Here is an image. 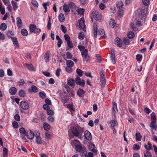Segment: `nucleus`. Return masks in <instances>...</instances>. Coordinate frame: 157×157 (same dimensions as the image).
I'll return each instance as SVG.
<instances>
[{"label":"nucleus","instance_id":"nucleus-16","mask_svg":"<svg viewBox=\"0 0 157 157\" xmlns=\"http://www.w3.org/2000/svg\"><path fill=\"white\" fill-rule=\"evenodd\" d=\"M79 28L81 29H83L84 30V29L85 28V21L83 20L82 19V18H81L79 21Z\"/></svg>","mask_w":157,"mask_h":157},{"label":"nucleus","instance_id":"nucleus-44","mask_svg":"<svg viewBox=\"0 0 157 157\" xmlns=\"http://www.w3.org/2000/svg\"><path fill=\"white\" fill-rule=\"evenodd\" d=\"M0 11L2 14H4L5 13V8L2 7V5L1 3H0Z\"/></svg>","mask_w":157,"mask_h":157},{"label":"nucleus","instance_id":"nucleus-46","mask_svg":"<svg viewBox=\"0 0 157 157\" xmlns=\"http://www.w3.org/2000/svg\"><path fill=\"white\" fill-rule=\"evenodd\" d=\"M8 150L5 147H4L3 148V157H6V156L8 154Z\"/></svg>","mask_w":157,"mask_h":157},{"label":"nucleus","instance_id":"nucleus-24","mask_svg":"<svg viewBox=\"0 0 157 157\" xmlns=\"http://www.w3.org/2000/svg\"><path fill=\"white\" fill-rule=\"evenodd\" d=\"M111 128H114V126L117 125L118 124L117 122L115 120H113L111 121Z\"/></svg>","mask_w":157,"mask_h":157},{"label":"nucleus","instance_id":"nucleus-28","mask_svg":"<svg viewBox=\"0 0 157 157\" xmlns=\"http://www.w3.org/2000/svg\"><path fill=\"white\" fill-rule=\"evenodd\" d=\"M44 129L46 131H48L50 129V126L47 123H44Z\"/></svg>","mask_w":157,"mask_h":157},{"label":"nucleus","instance_id":"nucleus-55","mask_svg":"<svg viewBox=\"0 0 157 157\" xmlns=\"http://www.w3.org/2000/svg\"><path fill=\"white\" fill-rule=\"evenodd\" d=\"M45 136L47 139H51V134L50 133L47 132L45 133Z\"/></svg>","mask_w":157,"mask_h":157},{"label":"nucleus","instance_id":"nucleus-9","mask_svg":"<svg viewBox=\"0 0 157 157\" xmlns=\"http://www.w3.org/2000/svg\"><path fill=\"white\" fill-rule=\"evenodd\" d=\"M115 44L119 47H121L122 45V41L120 38L117 37L115 40Z\"/></svg>","mask_w":157,"mask_h":157},{"label":"nucleus","instance_id":"nucleus-26","mask_svg":"<svg viewBox=\"0 0 157 157\" xmlns=\"http://www.w3.org/2000/svg\"><path fill=\"white\" fill-rule=\"evenodd\" d=\"M66 64L67 67H72L74 65L73 62L71 60H68L66 62Z\"/></svg>","mask_w":157,"mask_h":157},{"label":"nucleus","instance_id":"nucleus-41","mask_svg":"<svg viewBox=\"0 0 157 157\" xmlns=\"http://www.w3.org/2000/svg\"><path fill=\"white\" fill-rule=\"evenodd\" d=\"M21 33L23 36H26L28 35V32L27 30L25 29H22L21 30Z\"/></svg>","mask_w":157,"mask_h":157},{"label":"nucleus","instance_id":"nucleus-57","mask_svg":"<svg viewBox=\"0 0 157 157\" xmlns=\"http://www.w3.org/2000/svg\"><path fill=\"white\" fill-rule=\"evenodd\" d=\"M7 35L9 37L11 38V37H13L12 36H13V34L12 31H9L7 32Z\"/></svg>","mask_w":157,"mask_h":157},{"label":"nucleus","instance_id":"nucleus-45","mask_svg":"<svg viewBox=\"0 0 157 157\" xmlns=\"http://www.w3.org/2000/svg\"><path fill=\"white\" fill-rule=\"evenodd\" d=\"M76 10L77 11L78 14L82 15L84 12L85 10L84 9H77Z\"/></svg>","mask_w":157,"mask_h":157},{"label":"nucleus","instance_id":"nucleus-39","mask_svg":"<svg viewBox=\"0 0 157 157\" xmlns=\"http://www.w3.org/2000/svg\"><path fill=\"white\" fill-rule=\"evenodd\" d=\"M48 21L47 24V28L48 30H50L51 29V17L50 16L48 17Z\"/></svg>","mask_w":157,"mask_h":157},{"label":"nucleus","instance_id":"nucleus-52","mask_svg":"<svg viewBox=\"0 0 157 157\" xmlns=\"http://www.w3.org/2000/svg\"><path fill=\"white\" fill-rule=\"evenodd\" d=\"M142 2L143 4L146 6H148L149 4V0H142Z\"/></svg>","mask_w":157,"mask_h":157},{"label":"nucleus","instance_id":"nucleus-58","mask_svg":"<svg viewBox=\"0 0 157 157\" xmlns=\"http://www.w3.org/2000/svg\"><path fill=\"white\" fill-rule=\"evenodd\" d=\"M66 54L67 58L68 59H72V55L71 53L69 52H67Z\"/></svg>","mask_w":157,"mask_h":157},{"label":"nucleus","instance_id":"nucleus-25","mask_svg":"<svg viewBox=\"0 0 157 157\" xmlns=\"http://www.w3.org/2000/svg\"><path fill=\"white\" fill-rule=\"evenodd\" d=\"M134 33L132 31L129 32L127 34L128 37L131 39H132L134 37Z\"/></svg>","mask_w":157,"mask_h":157},{"label":"nucleus","instance_id":"nucleus-62","mask_svg":"<svg viewBox=\"0 0 157 157\" xmlns=\"http://www.w3.org/2000/svg\"><path fill=\"white\" fill-rule=\"evenodd\" d=\"M140 147L139 145L135 144H134L133 147V149L135 150H138L140 149Z\"/></svg>","mask_w":157,"mask_h":157},{"label":"nucleus","instance_id":"nucleus-43","mask_svg":"<svg viewBox=\"0 0 157 157\" xmlns=\"http://www.w3.org/2000/svg\"><path fill=\"white\" fill-rule=\"evenodd\" d=\"M13 6V9L14 10H16L18 8L17 3L14 1H12L11 2Z\"/></svg>","mask_w":157,"mask_h":157},{"label":"nucleus","instance_id":"nucleus-51","mask_svg":"<svg viewBox=\"0 0 157 157\" xmlns=\"http://www.w3.org/2000/svg\"><path fill=\"white\" fill-rule=\"evenodd\" d=\"M144 157H152L150 153L148 151H146L144 154Z\"/></svg>","mask_w":157,"mask_h":157},{"label":"nucleus","instance_id":"nucleus-49","mask_svg":"<svg viewBox=\"0 0 157 157\" xmlns=\"http://www.w3.org/2000/svg\"><path fill=\"white\" fill-rule=\"evenodd\" d=\"M32 90L34 93H36L38 91V88L36 86L32 85L31 86Z\"/></svg>","mask_w":157,"mask_h":157},{"label":"nucleus","instance_id":"nucleus-30","mask_svg":"<svg viewBox=\"0 0 157 157\" xmlns=\"http://www.w3.org/2000/svg\"><path fill=\"white\" fill-rule=\"evenodd\" d=\"M142 136L140 133H136V141H139L141 140Z\"/></svg>","mask_w":157,"mask_h":157},{"label":"nucleus","instance_id":"nucleus-13","mask_svg":"<svg viewBox=\"0 0 157 157\" xmlns=\"http://www.w3.org/2000/svg\"><path fill=\"white\" fill-rule=\"evenodd\" d=\"M51 56L50 53L49 51H47L45 54L44 59L45 62H48L50 59Z\"/></svg>","mask_w":157,"mask_h":157},{"label":"nucleus","instance_id":"nucleus-33","mask_svg":"<svg viewBox=\"0 0 157 157\" xmlns=\"http://www.w3.org/2000/svg\"><path fill=\"white\" fill-rule=\"evenodd\" d=\"M19 95L21 97H24L25 96V93L23 90H20L19 92Z\"/></svg>","mask_w":157,"mask_h":157},{"label":"nucleus","instance_id":"nucleus-17","mask_svg":"<svg viewBox=\"0 0 157 157\" xmlns=\"http://www.w3.org/2000/svg\"><path fill=\"white\" fill-rule=\"evenodd\" d=\"M85 93V91L81 89H78L77 92V95L80 97H82Z\"/></svg>","mask_w":157,"mask_h":157},{"label":"nucleus","instance_id":"nucleus-61","mask_svg":"<svg viewBox=\"0 0 157 157\" xmlns=\"http://www.w3.org/2000/svg\"><path fill=\"white\" fill-rule=\"evenodd\" d=\"M43 109L46 110H49L50 107L48 105L46 104H44L43 105Z\"/></svg>","mask_w":157,"mask_h":157},{"label":"nucleus","instance_id":"nucleus-1","mask_svg":"<svg viewBox=\"0 0 157 157\" xmlns=\"http://www.w3.org/2000/svg\"><path fill=\"white\" fill-rule=\"evenodd\" d=\"M72 132L74 136L81 138L84 130L83 128L80 127H73L72 129Z\"/></svg>","mask_w":157,"mask_h":157},{"label":"nucleus","instance_id":"nucleus-12","mask_svg":"<svg viewBox=\"0 0 157 157\" xmlns=\"http://www.w3.org/2000/svg\"><path fill=\"white\" fill-rule=\"evenodd\" d=\"M75 80L73 78L67 80V84L68 85L74 87L75 85Z\"/></svg>","mask_w":157,"mask_h":157},{"label":"nucleus","instance_id":"nucleus-56","mask_svg":"<svg viewBox=\"0 0 157 157\" xmlns=\"http://www.w3.org/2000/svg\"><path fill=\"white\" fill-rule=\"evenodd\" d=\"M67 107L71 111H75V109L73 108L72 105L69 104L67 105Z\"/></svg>","mask_w":157,"mask_h":157},{"label":"nucleus","instance_id":"nucleus-4","mask_svg":"<svg viewBox=\"0 0 157 157\" xmlns=\"http://www.w3.org/2000/svg\"><path fill=\"white\" fill-rule=\"evenodd\" d=\"M75 82L77 85L81 86L83 87H84L85 81L84 80H81L80 77H77L75 78Z\"/></svg>","mask_w":157,"mask_h":157},{"label":"nucleus","instance_id":"nucleus-21","mask_svg":"<svg viewBox=\"0 0 157 157\" xmlns=\"http://www.w3.org/2000/svg\"><path fill=\"white\" fill-rule=\"evenodd\" d=\"M60 22H63L65 21L64 15L62 13H60L58 16Z\"/></svg>","mask_w":157,"mask_h":157},{"label":"nucleus","instance_id":"nucleus-29","mask_svg":"<svg viewBox=\"0 0 157 157\" xmlns=\"http://www.w3.org/2000/svg\"><path fill=\"white\" fill-rule=\"evenodd\" d=\"M36 26L34 25H30L29 26V28L31 32L34 33L36 29Z\"/></svg>","mask_w":157,"mask_h":157},{"label":"nucleus","instance_id":"nucleus-8","mask_svg":"<svg viewBox=\"0 0 157 157\" xmlns=\"http://www.w3.org/2000/svg\"><path fill=\"white\" fill-rule=\"evenodd\" d=\"M84 136L85 138L88 140H92V136L91 133L88 130L85 131Z\"/></svg>","mask_w":157,"mask_h":157},{"label":"nucleus","instance_id":"nucleus-35","mask_svg":"<svg viewBox=\"0 0 157 157\" xmlns=\"http://www.w3.org/2000/svg\"><path fill=\"white\" fill-rule=\"evenodd\" d=\"M98 34L101 36V37H104L105 35L104 31L102 29H99L98 31Z\"/></svg>","mask_w":157,"mask_h":157},{"label":"nucleus","instance_id":"nucleus-27","mask_svg":"<svg viewBox=\"0 0 157 157\" xmlns=\"http://www.w3.org/2000/svg\"><path fill=\"white\" fill-rule=\"evenodd\" d=\"M26 67L28 68V69L31 71H35V69L33 67V66L32 64H26Z\"/></svg>","mask_w":157,"mask_h":157},{"label":"nucleus","instance_id":"nucleus-34","mask_svg":"<svg viewBox=\"0 0 157 157\" xmlns=\"http://www.w3.org/2000/svg\"><path fill=\"white\" fill-rule=\"evenodd\" d=\"M70 91V88L67 85H66L63 89V92L64 93L67 94L69 93Z\"/></svg>","mask_w":157,"mask_h":157},{"label":"nucleus","instance_id":"nucleus-7","mask_svg":"<svg viewBox=\"0 0 157 157\" xmlns=\"http://www.w3.org/2000/svg\"><path fill=\"white\" fill-rule=\"evenodd\" d=\"M92 15L91 20L92 21L93 19L97 21H100L101 20V17L99 14L95 13H92Z\"/></svg>","mask_w":157,"mask_h":157},{"label":"nucleus","instance_id":"nucleus-37","mask_svg":"<svg viewBox=\"0 0 157 157\" xmlns=\"http://www.w3.org/2000/svg\"><path fill=\"white\" fill-rule=\"evenodd\" d=\"M130 26L133 31H136L138 30V28L136 27V25L133 23H131L130 25Z\"/></svg>","mask_w":157,"mask_h":157},{"label":"nucleus","instance_id":"nucleus-31","mask_svg":"<svg viewBox=\"0 0 157 157\" xmlns=\"http://www.w3.org/2000/svg\"><path fill=\"white\" fill-rule=\"evenodd\" d=\"M151 122H156V119L155 114L154 112L151 114Z\"/></svg>","mask_w":157,"mask_h":157},{"label":"nucleus","instance_id":"nucleus-36","mask_svg":"<svg viewBox=\"0 0 157 157\" xmlns=\"http://www.w3.org/2000/svg\"><path fill=\"white\" fill-rule=\"evenodd\" d=\"M19 132L21 134H23L25 136H26L27 135L26 132L23 128H21L19 129Z\"/></svg>","mask_w":157,"mask_h":157},{"label":"nucleus","instance_id":"nucleus-54","mask_svg":"<svg viewBox=\"0 0 157 157\" xmlns=\"http://www.w3.org/2000/svg\"><path fill=\"white\" fill-rule=\"evenodd\" d=\"M72 67H67L65 68L66 71L68 73H71L72 71Z\"/></svg>","mask_w":157,"mask_h":157},{"label":"nucleus","instance_id":"nucleus-59","mask_svg":"<svg viewBox=\"0 0 157 157\" xmlns=\"http://www.w3.org/2000/svg\"><path fill=\"white\" fill-rule=\"evenodd\" d=\"M88 50L87 49H85V50L81 52V54L83 57H84V56L88 54Z\"/></svg>","mask_w":157,"mask_h":157},{"label":"nucleus","instance_id":"nucleus-60","mask_svg":"<svg viewBox=\"0 0 157 157\" xmlns=\"http://www.w3.org/2000/svg\"><path fill=\"white\" fill-rule=\"evenodd\" d=\"M12 125L13 127L15 128H18V124L16 121H14L12 123Z\"/></svg>","mask_w":157,"mask_h":157},{"label":"nucleus","instance_id":"nucleus-50","mask_svg":"<svg viewBox=\"0 0 157 157\" xmlns=\"http://www.w3.org/2000/svg\"><path fill=\"white\" fill-rule=\"evenodd\" d=\"M84 35L82 32L79 33L78 35V38L80 40H83L84 38Z\"/></svg>","mask_w":157,"mask_h":157},{"label":"nucleus","instance_id":"nucleus-15","mask_svg":"<svg viewBox=\"0 0 157 157\" xmlns=\"http://www.w3.org/2000/svg\"><path fill=\"white\" fill-rule=\"evenodd\" d=\"M93 31L94 37L96 38L97 37L98 26L96 24L94 25Z\"/></svg>","mask_w":157,"mask_h":157},{"label":"nucleus","instance_id":"nucleus-19","mask_svg":"<svg viewBox=\"0 0 157 157\" xmlns=\"http://www.w3.org/2000/svg\"><path fill=\"white\" fill-rule=\"evenodd\" d=\"M113 115L115 117V112H116V111H118V110L117 108V103L114 102H113Z\"/></svg>","mask_w":157,"mask_h":157},{"label":"nucleus","instance_id":"nucleus-38","mask_svg":"<svg viewBox=\"0 0 157 157\" xmlns=\"http://www.w3.org/2000/svg\"><path fill=\"white\" fill-rule=\"evenodd\" d=\"M109 25L112 28H113L115 25V22L114 20L113 19H110L109 22Z\"/></svg>","mask_w":157,"mask_h":157},{"label":"nucleus","instance_id":"nucleus-22","mask_svg":"<svg viewBox=\"0 0 157 157\" xmlns=\"http://www.w3.org/2000/svg\"><path fill=\"white\" fill-rule=\"evenodd\" d=\"M17 92V89L14 87H12L9 89V92L12 95H14Z\"/></svg>","mask_w":157,"mask_h":157},{"label":"nucleus","instance_id":"nucleus-40","mask_svg":"<svg viewBox=\"0 0 157 157\" xmlns=\"http://www.w3.org/2000/svg\"><path fill=\"white\" fill-rule=\"evenodd\" d=\"M7 28V25L5 23L1 24L0 25V29L2 30H5Z\"/></svg>","mask_w":157,"mask_h":157},{"label":"nucleus","instance_id":"nucleus-14","mask_svg":"<svg viewBox=\"0 0 157 157\" xmlns=\"http://www.w3.org/2000/svg\"><path fill=\"white\" fill-rule=\"evenodd\" d=\"M34 135L35 134L34 132L31 130H29V132L27 133V137L30 140L33 139L34 138Z\"/></svg>","mask_w":157,"mask_h":157},{"label":"nucleus","instance_id":"nucleus-2","mask_svg":"<svg viewBox=\"0 0 157 157\" xmlns=\"http://www.w3.org/2000/svg\"><path fill=\"white\" fill-rule=\"evenodd\" d=\"M147 9L146 8L142 9L139 11V18L141 20H145L147 16Z\"/></svg>","mask_w":157,"mask_h":157},{"label":"nucleus","instance_id":"nucleus-64","mask_svg":"<svg viewBox=\"0 0 157 157\" xmlns=\"http://www.w3.org/2000/svg\"><path fill=\"white\" fill-rule=\"evenodd\" d=\"M81 156L82 157H88L87 152L85 151H83L82 153Z\"/></svg>","mask_w":157,"mask_h":157},{"label":"nucleus","instance_id":"nucleus-11","mask_svg":"<svg viewBox=\"0 0 157 157\" xmlns=\"http://www.w3.org/2000/svg\"><path fill=\"white\" fill-rule=\"evenodd\" d=\"M150 127L151 129L152 134H154L153 130H156L157 128V125L156 124V122H151L150 125Z\"/></svg>","mask_w":157,"mask_h":157},{"label":"nucleus","instance_id":"nucleus-18","mask_svg":"<svg viewBox=\"0 0 157 157\" xmlns=\"http://www.w3.org/2000/svg\"><path fill=\"white\" fill-rule=\"evenodd\" d=\"M22 22L21 19L19 17H18L17 18V26L18 28H20L21 27H22Z\"/></svg>","mask_w":157,"mask_h":157},{"label":"nucleus","instance_id":"nucleus-23","mask_svg":"<svg viewBox=\"0 0 157 157\" xmlns=\"http://www.w3.org/2000/svg\"><path fill=\"white\" fill-rule=\"evenodd\" d=\"M75 149L78 152H80L84 151L82 146L79 145H76Z\"/></svg>","mask_w":157,"mask_h":157},{"label":"nucleus","instance_id":"nucleus-47","mask_svg":"<svg viewBox=\"0 0 157 157\" xmlns=\"http://www.w3.org/2000/svg\"><path fill=\"white\" fill-rule=\"evenodd\" d=\"M39 95L40 97L43 99L45 98L46 97V94L43 91L40 92Z\"/></svg>","mask_w":157,"mask_h":157},{"label":"nucleus","instance_id":"nucleus-42","mask_svg":"<svg viewBox=\"0 0 157 157\" xmlns=\"http://www.w3.org/2000/svg\"><path fill=\"white\" fill-rule=\"evenodd\" d=\"M76 73L79 76H82L83 73V71L79 69H77L76 70Z\"/></svg>","mask_w":157,"mask_h":157},{"label":"nucleus","instance_id":"nucleus-53","mask_svg":"<svg viewBox=\"0 0 157 157\" xmlns=\"http://www.w3.org/2000/svg\"><path fill=\"white\" fill-rule=\"evenodd\" d=\"M60 26L61 27L62 31L64 33H66L67 32V29L66 27L63 25H61Z\"/></svg>","mask_w":157,"mask_h":157},{"label":"nucleus","instance_id":"nucleus-3","mask_svg":"<svg viewBox=\"0 0 157 157\" xmlns=\"http://www.w3.org/2000/svg\"><path fill=\"white\" fill-rule=\"evenodd\" d=\"M100 80L101 84L102 87H104L105 83V78L103 74V71L102 69H101L100 71Z\"/></svg>","mask_w":157,"mask_h":157},{"label":"nucleus","instance_id":"nucleus-20","mask_svg":"<svg viewBox=\"0 0 157 157\" xmlns=\"http://www.w3.org/2000/svg\"><path fill=\"white\" fill-rule=\"evenodd\" d=\"M11 39L13 40V42L14 45L16 47L18 48L19 47V45L18 43L17 38L14 37H11Z\"/></svg>","mask_w":157,"mask_h":157},{"label":"nucleus","instance_id":"nucleus-5","mask_svg":"<svg viewBox=\"0 0 157 157\" xmlns=\"http://www.w3.org/2000/svg\"><path fill=\"white\" fill-rule=\"evenodd\" d=\"M35 136L36 137V142L38 144H41L42 141V139L40 136V133L38 132H36Z\"/></svg>","mask_w":157,"mask_h":157},{"label":"nucleus","instance_id":"nucleus-63","mask_svg":"<svg viewBox=\"0 0 157 157\" xmlns=\"http://www.w3.org/2000/svg\"><path fill=\"white\" fill-rule=\"evenodd\" d=\"M15 120L17 121H19L20 120V117L18 114H16L14 116Z\"/></svg>","mask_w":157,"mask_h":157},{"label":"nucleus","instance_id":"nucleus-48","mask_svg":"<svg viewBox=\"0 0 157 157\" xmlns=\"http://www.w3.org/2000/svg\"><path fill=\"white\" fill-rule=\"evenodd\" d=\"M123 6V2L120 1H119L117 4V8H122Z\"/></svg>","mask_w":157,"mask_h":157},{"label":"nucleus","instance_id":"nucleus-10","mask_svg":"<svg viewBox=\"0 0 157 157\" xmlns=\"http://www.w3.org/2000/svg\"><path fill=\"white\" fill-rule=\"evenodd\" d=\"M110 57L111 58V60L112 62L114 64H115V54L114 51L113 49H112L111 50L110 52Z\"/></svg>","mask_w":157,"mask_h":157},{"label":"nucleus","instance_id":"nucleus-32","mask_svg":"<svg viewBox=\"0 0 157 157\" xmlns=\"http://www.w3.org/2000/svg\"><path fill=\"white\" fill-rule=\"evenodd\" d=\"M63 10L65 12H69L70 10L67 5L64 4L63 6Z\"/></svg>","mask_w":157,"mask_h":157},{"label":"nucleus","instance_id":"nucleus-6","mask_svg":"<svg viewBox=\"0 0 157 157\" xmlns=\"http://www.w3.org/2000/svg\"><path fill=\"white\" fill-rule=\"evenodd\" d=\"M21 107L24 110L27 109L29 107V103L25 101H22L20 103Z\"/></svg>","mask_w":157,"mask_h":157}]
</instances>
